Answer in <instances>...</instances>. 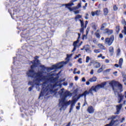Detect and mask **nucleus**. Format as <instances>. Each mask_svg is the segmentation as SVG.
I'll return each mask as SVG.
<instances>
[{
	"label": "nucleus",
	"mask_w": 126,
	"mask_h": 126,
	"mask_svg": "<svg viewBox=\"0 0 126 126\" xmlns=\"http://www.w3.org/2000/svg\"><path fill=\"white\" fill-rule=\"evenodd\" d=\"M39 57L35 56L33 61L32 62V65H31L32 69L34 67H41V69L38 72L36 73L33 70H30L27 74L29 77H32L33 79V83L32 85H39L41 81L43 82L42 89L39 96V99H44L46 96L56 93L57 90V78L53 77V74H48L46 70H52L51 68H47L45 66L42 65L40 63V61L38 60Z\"/></svg>",
	"instance_id": "f257e3e1"
},
{
	"label": "nucleus",
	"mask_w": 126,
	"mask_h": 126,
	"mask_svg": "<svg viewBox=\"0 0 126 126\" xmlns=\"http://www.w3.org/2000/svg\"><path fill=\"white\" fill-rule=\"evenodd\" d=\"M59 94L60 95L61 99L59 100V106L60 107V111L63 110H65L66 109V105H70V110H72L73 108V107L75 106V104H76V101L75 99L72 100H69L68 101H66L65 98L67 96H70V93L69 92L64 91V89H62L59 92Z\"/></svg>",
	"instance_id": "f03ea898"
},
{
	"label": "nucleus",
	"mask_w": 126,
	"mask_h": 126,
	"mask_svg": "<svg viewBox=\"0 0 126 126\" xmlns=\"http://www.w3.org/2000/svg\"><path fill=\"white\" fill-rule=\"evenodd\" d=\"M109 85L112 87L113 90L114 91L115 95L118 94L119 101L118 103H121L123 99H124V96L122 94H119V92L118 91L119 89H120V91H122L123 89V85L118 82L115 81H112L109 83Z\"/></svg>",
	"instance_id": "7ed1b4c3"
},
{
	"label": "nucleus",
	"mask_w": 126,
	"mask_h": 126,
	"mask_svg": "<svg viewBox=\"0 0 126 126\" xmlns=\"http://www.w3.org/2000/svg\"><path fill=\"white\" fill-rule=\"evenodd\" d=\"M115 40L114 35L111 36L110 38L107 37L105 39L104 44L107 45V46H111L113 44V42Z\"/></svg>",
	"instance_id": "20e7f679"
},
{
	"label": "nucleus",
	"mask_w": 126,
	"mask_h": 126,
	"mask_svg": "<svg viewBox=\"0 0 126 126\" xmlns=\"http://www.w3.org/2000/svg\"><path fill=\"white\" fill-rule=\"evenodd\" d=\"M93 91L94 92V90L93 89H92V87L91 89L89 90V92L86 91L82 94H80L79 95V98H81V97H83V96H84L85 101L86 102V95H88L89 94H92V95H93Z\"/></svg>",
	"instance_id": "39448f33"
},
{
	"label": "nucleus",
	"mask_w": 126,
	"mask_h": 126,
	"mask_svg": "<svg viewBox=\"0 0 126 126\" xmlns=\"http://www.w3.org/2000/svg\"><path fill=\"white\" fill-rule=\"evenodd\" d=\"M106 84H107V83L106 82H103L101 84H98L96 86H93L92 89L94 90V92H96L97 90H99L100 88H103Z\"/></svg>",
	"instance_id": "423d86ee"
},
{
	"label": "nucleus",
	"mask_w": 126,
	"mask_h": 126,
	"mask_svg": "<svg viewBox=\"0 0 126 126\" xmlns=\"http://www.w3.org/2000/svg\"><path fill=\"white\" fill-rule=\"evenodd\" d=\"M67 63V61L66 62H62L56 65H54L53 66V68L55 69H58L59 68H62V67H63V64H66Z\"/></svg>",
	"instance_id": "0eeeda50"
},
{
	"label": "nucleus",
	"mask_w": 126,
	"mask_h": 126,
	"mask_svg": "<svg viewBox=\"0 0 126 126\" xmlns=\"http://www.w3.org/2000/svg\"><path fill=\"white\" fill-rule=\"evenodd\" d=\"M80 46H81V44H79V39H77L76 41H74L73 43V49L72 51V52H75V51H76V48H79V47H80Z\"/></svg>",
	"instance_id": "6e6552de"
},
{
	"label": "nucleus",
	"mask_w": 126,
	"mask_h": 126,
	"mask_svg": "<svg viewBox=\"0 0 126 126\" xmlns=\"http://www.w3.org/2000/svg\"><path fill=\"white\" fill-rule=\"evenodd\" d=\"M114 31L113 30H110L109 29H106L104 30V34H107L108 36H110V35H112L113 34V32Z\"/></svg>",
	"instance_id": "1a4fd4ad"
},
{
	"label": "nucleus",
	"mask_w": 126,
	"mask_h": 126,
	"mask_svg": "<svg viewBox=\"0 0 126 126\" xmlns=\"http://www.w3.org/2000/svg\"><path fill=\"white\" fill-rule=\"evenodd\" d=\"M84 49L87 53H88V54H91L92 51L90 49V46L87 45L84 47Z\"/></svg>",
	"instance_id": "9d476101"
},
{
	"label": "nucleus",
	"mask_w": 126,
	"mask_h": 126,
	"mask_svg": "<svg viewBox=\"0 0 126 126\" xmlns=\"http://www.w3.org/2000/svg\"><path fill=\"white\" fill-rule=\"evenodd\" d=\"M122 23L124 25V30L122 31V33L126 35V21L124 19L122 20Z\"/></svg>",
	"instance_id": "9b49d317"
},
{
	"label": "nucleus",
	"mask_w": 126,
	"mask_h": 126,
	"mask_svg": "<svg viewBox=\"0 0 126 126\" xmlns=\"http://www.w3.org/2000/svg\"><path fill=\"white\" fill-rule=\"evenodd\" d=\"M122 107H123V104H120L119 105L116 106V109H117L116 114H117V115H119V114L120 113V111H121V109H122Z\"/></svg>",
	"instance_id": "f8f14e48"
},
{
	"label": "nucleus",
	"mask_w": 126,
	"mask_h": 126,
	"mask_svg": "<svg viewBox=\"0 0 126 126\" xmlns=\"http://www.w3.org/2000/svg\"><path fill=\"white\" fill-rule=\"evenodd\" d=\"M111 122L109 124H107L106 125V126H112L114 125V123H115V121H114V119H116V117L115 116H112L111 118Z\"/></svg>",
	"instance_id": "ddd939ff"
},
{
	"label": "nucleus",
	"mask_w": 126,
	"mask_h": 126,
	"mask_svg": "<svg viewBox=\"0 0 126 126\" xmlns=\"http://www.w3.org/2000/svg\"><path fill=\"white\" fill-rule=\"evenodd\" d=\"M87 111L90 114H92L93 113H94V109L92 106H90L88 108Z\"/></svg>",
	"instance_id": "4468645a"
},
{
	"label": "nucleus",
	"mask_w": 126,
	"mask_h": 126,
	"mask_svg": "<svg viewBox=\"0 0 126 126\" xmlns=\"http://www.w3.org/2000/svg\"><path fill=\"white\" fill-rule=\"evenodd\" d=\"M101 11L100 10H96L95 12H92V16H95V15H96L98 16L100 14V12Z\"/></svg>",
	"instance_id": "2eb2a0df"
},
{
	"label": "nucleus",
	"mask_w": 126,
	"mask_h": 126,
	"mask_svg": "<svg viewBox=\"0 0 126 126\" xmlns=\"http://www.w3.org/2000/svg\"><path fill=\"white\" fill-rule=\"evenodd\" d=\"M101 66V64L99 62H95L94 63V67L95 68H99Z\"/></svg>",
	"instance_id": "dca6fc26"
},
{
	"label": "nucleus",
	"mask_w": 126,
	"mask_h": 126,
	"mask_svg": "<svg viewBox=\"0 0 126 126\" xmlns=\"http://www.w3.org/2000/svg\"><path fill=\"white\" fill-rule=\"evenodd\" d=\"M123 63H124V60L123 58H120L119 61V67L122 68V65H123Z\"/></svg>",
	"instance_id": "f3484780"
},
{
	"label": "nucleus",
	"mask_w": 126,
	"mask_h": 126,
	"mask_svg": "<svg viewBox=\"0 0 126 126\" xmlns=\"http://www.w3.org/2000/svg\"><path fill=\"white\" fill-rule=\"evenodd\" d=\"M89 81L90 82H95V81H97V78L96 77H93L90 78Z\"/></svg>",
	"instance_id": "a211bd4d"
},
{
	"label": "nucleus",
	"mask_w": 126,
	"mask_h": 126,
	"mask_svg": "<svg viewBox=\"0 0 126 126\" xmlns=\"http://www.w3.org/2000/svg\"><path fill=\"white\" fill-rule=\"evenodd\" d=\"M109 51L111 56H113V54H114V47H113L112 46H110L109 47Z\"/></svg>",
	"instance_id": "6ab92c4d"
},
{
	"label": "nucleus",
	"mask_w": 126,
	"mask_h": 126,
	"mask_svg": "<svg viewBox=\"0 0 126 126\" xmlns=\"http://www.w3.org/2000/svg\"><path fill=\"white\" fill-rule=\"evenodd\" d=\"M82 16L80 15H77L75 17V20L76 22H77V21L79 20L80 18H81Z\"/></svg>",
	"instance_id": "aec40b11"
},
{
	"label": "nucleus",
	"mask_w": 126,
	"mask_h": 126,
	"mask_svg": "<svg viewBox=\"0 0 126 126\" xmlns=\"http://www.w3.org/2000/svg\"><path fill=\"white\" fill-rule=\"evenodd\" d=\"M97 46H98V47L99 48V49H101V50H105V46H104L103 44H98Z\"/></svg>",
	"instance_id": "412c9836"
},
{
	"label": "nucleus",
	"mask_w": 126,
	"mask_h": 126,
	"mask_svg": "<svg viewBox=\"0 0 126 126\" xmlns=\"http://www.w3.org/2000/svg\"><path fill=\"white\" fill-rule=\"evenodd\" d=\"M103 11L104 15H107L108 13H109V10L107 8H104L103 9Z\"/></svg>",
	"instance_id": "4be33fe9"
},
{
	"label": "nucleus",
	"mask_w": 126,
	"mask_h": 126,
	"mask_svg": "<svg viewBox=\"0 0 126 126\" xmlns=\"http://www.w3.org/2000/svg\"><path fill=\"white\" fill-rule=\"evenodd\" d=\"M104 66H101V67L97 70V73H101V71H103L104 70Z\"/></svg>",
	"instance_id": "5701e85b"
},
{
	"label": "nucleus",
	"mask_w": 126,
	"mask_h": 126,
	"mask_svg": "<svg viewBox=\"0 0 126 126\" xmlns=\"http://www.w3.org/2000/svg\"><path fill=\"white\" fill-rule=\"evenodd\" d=\"M72 5H74L73 2L68 3V4H66V7H70V6H72Z\"/></svg>",
	"instance_id": "b1692460"
},
{
	"label": "nucleus",
	"mask_w": 126,
	"mask_h": 126,
	"mask_svg": "<svg viewBox=\"0 0 126 126\" xmlns=\"http://www.w3.org/2000/svg\"><path fill=\"white\" fill-rule=\"evenodd\" d=\"M81 23V28H84V23L83 22V21L81 20H79Z\"/></svg>",
	"instance_id": "393cba45"
},
{
	"label": "nucleus",
	"mask_w": 126,
	"mask_h": 126,
	"mask_svg": "<svg viewBox=\"0 0 126 126\" xmlns=\"http://www.w3.org/2000/svg\"><path fill=\"white\" fill-rule=\"evenodd\" d=\"M77 6H78V8H79V7H81V3H79L77 5ZM78 7H73V9H76L78 8Z\"/></svg>",
	"instance_id": "a878e982"
},
{
	"label": "nucleus",
	"mask_w": 126,
	"mask_h": 126,
	"mask_svg": "<svg viewBox=\"0 0 126 126\" xmlns=\"http://www.w3.org/2000/svg\"><path fill=\"white\" fill-rule=\"evenodd\" d=\"M122 76L123 77L124 82H126V75L125 74H123Z\"/></svg>",
	"instance_id": "bb28decb"
},
{
	"label": "nucleus",
	"mask_w": 126,
	"mask_h": 126,
	"mask_svg": "<svg viewBox=\"0 0 126 126\" xmlns=\"http://www.w3.org/2000/svg\"><path fill=\"white\" fill-rule=\"evenodd\" d=\"M121 55V49L118 48L117 51V56H120Z\"/></svg>",
	"instance_id": "cd10ccee"
},
{
	"label": "nucleus",
	"mask_w": 126,
	"mask_h": 126,
	"mask_svg": "<svg viewBox=\"0 0 126 126\" xmlns=\"http://www.w3.org/2000/svg\"><path fill=\"white\" fill-rule=\"evenodd\" d=\"M105 25H107V24L106 23H104L102 24L101 27V30H104V28H105Z\"/></svg>",
	"instance_id": "c85d7f7f"
},
{
	"label": "nucleus",
	"mask_w": 126,
	"mask_h": 126,
	"mask_svg": "<svg viewBox=\"0 0 126 126\" xmlns=\"http://www.w3.org/2000/svg\"><path fill=\"white\" fill-rule=\"evenodd\" d=\"M94 35L96 36V38H100V34H99V33H98V32H95V33H94Z\"/></svg>",
	"instance_id": "c756f323"
},
{
	"label": "nucleus",
	"mask_w": 126,
	"mask_h": 126,
	"mask_svg": "<svg viewBox=\"0 0 126 126\" xmlns=\"http://www.w3.org/2000/svg\"><path fill=\"white\" fill-rule=\"evenodd\" d=\"M90 60V58L89 56H87L86 57V63H89Z\"/></svg>",
	"instance_id": "7c9ffc66"
},
{
	"label": "nucleus",
	"mask_w": 126,
	"mask_h": 126,
	"mask_svg": "<svg viewBox=\"0 0 126 126\" xmlns=\"http://www.w3.org/2000/svg\"><path fill=\"white\" fill-rule=\"evenodd\" d=\"M118 7H117V5H115L113 7V9L114 10L116 11V10H118Z\"/></svg>",
	"instance_id": "2f4dec72"
},
{
	"label": "nucleus",
	"mask_w": 126,
	"mask_h": 126,
	"mask_svg": "<svg viewBox=\"0 0 126 126\" xmlns=\"http://www.w3.org/2000/svg\"><path fill=\"white\" fill-rule=\"evenodd\" d=\"M94 52L96 53V54H98V53H100V51H99L98 49H95L94 50Z\"/></svg>",
	"instance_id": "473e14b6"
},
{
	"label": "nucleus",
	"mask_w": 126,
	"mask_h": 126,
	"mask_svg": "<svg viewBox=\"0 0 126 126\" xmlns=\"http://www.w3.org/2000/svg\"><path fill=\"white\" fill-rule=\"evenodd\" d=\"M82 58H79L78 62L79 63H82Z\"/></svg>",
	"instance_id": "72a5a7b5"
},
{
	"label": "nucleus",
	"mask_w": 126,
	"mask_h": 126,
	"mask_svg": "<svg viewBox=\"0 0 126 126\" xmlns=\"http://www.w3.org/2000/svg\"><path fill=\"white\" fill-rule=\"evenodd\" d=\"M84 31V28H81L80 29L81 33H83Z\"/></svg>",
	"instance_id": "f704fd0d"
},
{
	"label": "nucleus",
	"mask_w": 126,
	"mask_h": 126,
	"mask_svg": "<svg viewBox=\"0 0 126 126\" xmlns=\"http://www.w3.org/2000/svg\"><path fill=\"white\" fill-rule=\"evenodd\" d=\"M76 70H77V69L76 68H75L73 71L74 74H76Z\"/></svg>",
	"instance_id": "c9c22d12"
},
{
	"label": "nucleus",
	"mask_w": 126,
	"mask_h": 126,
	"mask_svg": "<svg viewBox=\"0 0 126 126\" xmlns=\"http://www.w3.org/2000/svg\"><path fill=\"white\" fill-rule=\"evenodd\" d=\"M94 73V70L92 69L90 72V74H91L92 75H93Z\"/></svg>",
	"instance_id": "e433bc0d"
},
{
	"label": "nucleus",
	"mask_w": 126,
	"mask_h": 126,
	"mask_svg": "<svg viewBox=\"0 0 126 126\" xmlns=\"http://www.w3.org/2000/svg\"><path fill=\"white\" fill-rule=\"evenodd\" d=\"M104 71L105 72H110V71H111V69H106Z\"/></svg>",
	"instance_id": "4c0bfd02"
},
{
	"label": "nucleus",
	"mask_w": 126,
	"mask_h": 126,
	"mask_svg": "<svg viewBox=\"0 0 126 126\" xmlns=\"http://www.w3.org/2000/svg\"><path fill=\"white\" fill-rule=\"evenodd\" d=\"M105 62L106 63H110V60L108 59H105Z\"/></svg>",
	"instance_id": "58836bf2"
},
{
	"label": "nucleus",
	"mask_w": 126,
	"mask_h": 126,
	"mask_svg": "<svg viewBox=\"0 0 126 126\" xmlns=\"http://www.w3.org/2000/svg\"><path fill=\"white\" fill-rule=\"evenodd\" d=\"M87 24H88V21H86V22H85V28H86V27L87 26Z\"/></svg>",
	"instance_id": "ea45409f"
},
{
	"label": "nucleus",
	"mask_w": 126,
	"mask_h": 126,
	"mask_svg": "<svg viewBox=\"0 0 126 126\" xmlns=\"http://www.w3.org/2000/svg\"><path fill=\"white\" fill-rule=\"evenodd\" d=\"M63 86H67V82H63Z\"/></svg>",
	"instance_id": "a19ab883"
},
{
	"label": "nucleus",
	"mask_w": 126,
	"mask_h": 126,
	"mask_svg": "<svg viewBox=\"0 0 126 126\" xmlns=\"http://www.w3.org/2000/svg\"><path fill=\"white\" fill-rule=\"evenodd\" d=\"M82 81H83V82H85V81H86V80L85 79V78L83 77L82 78Z\"/></svg>",
	"instance_id": "79ce46f5"
},
{
	"label": "nucleus",
	"mask_w": 126,
	"mask_h": 126,
	"mask_svg": "<svg viewBox=\"0 0 126 126\" xmlns=\"http://www.w3.org/2000/svg\"><path fill=\"white\" fill-rule=\"evenodd\" d=\"M75 14H77L78 13H79V11L78 10H77V11H74Z\"/></svg>",
	"instance_id": "37998d69"
},
{
	"label": "nucleus",
	"mask_w": 126,
	"mask_h": 126,
	"mask_svg": "<svg viewBox=\"0 0 126 126\" xmlns=\"http://www.w3.org/2000/svg\"><path fill=\"white\" fill-rule=\"evenodd\" d=\"M87 4H88L87 3H85V6H83L84 9H85V7H87Z\"/></svg>",
	"instance_id": "c03bdc74"
},
{
	"label": "nucleus",
	"mask_w": 126,
	"mask_h": 126,
	"mask_svg": "<svg viewBox=\"0 0 126 126\" xmlns=\"http://www.w3.org/2000/svg\"><path fill=\"white\" fill-rule=\"evenodd\" d=\"M116 29H117V30H118V32H119V31H120V27L119 26L116 27Z\"/></svg>",
	"instance_id": "a18cd8bd"
},
{
	"label": "nucleus",
	"mask_w": 126,
	"mask_h": 126,
	"mask_svg": "<svg viewBox=\"0 0 126 126\" xmlns=\"http://www.w3.org/2000/svg\"><path fill=\"white\" fill-rule=\"evenodd\" d=\"M67 8L70 11H72V9L70 7H67Z\"/></svg>",
	"instance_id": "49530a36"
},
{
	"label": "nucleus",
	"mask_w": 126,
	"mask_h": 126,
	"mask_svg": "<svg viewBox=\"0 0 126 126\" xmlns=\"http://www.w3.org/2000/svg\"><path fill=\"white\" fill-rule=\"evenodd\" d=\"M115 66H116V67H120V64H115Z\"/></svg>",
	"instance_id": "de8ad7c7"
},
{
	"label": "nucleus",
	"mask_w": 126,
	"mask_h": 126,
	"mask_svg": "<svg viewBox=\"0 0 126 126\" xmlns=\"http://www.w3.org/2000/svg\"><path fill=\"white\" fill-rule=\"evenodd\" d=\"M119 37H120V38H123V34H122V33H120V34H119Z\"/></svg>",
	"instance_id": "09e8293b"
},
{
	"label": "nucleus",
	"mask_w": 126,
	"mask_h": 126,
	"mask_svg": "<svg viewBox=\"0 0 126 126\" xmlns=\"http://www.w3.org/2000/svg\"><path fill=\"white\" fill-rule=\"evenodd\" d=\"M93 42L94 43V44H96L97 43V40L96 39H94Z\"/></svg>",
	"instance_id": "8fccbe9b"
},
{
	"label": "nucleus",
	"mask_w": 126,
	"mask_h": 126,
	"mask_svg": "<svg viewBox=\"0 0 126 126\" xmlns=\"http://www.w3.org/2000/svg\"><path fill=\"white\" fill-rule=\"evenodd\" d=\"M103 55L102 54H100L99 55L97 56V58H102Z\"/></svg>",
	"instance_id": "3c124183"
},
{
	"label": "nucleus",
	"mask_w": 126,
	"mask_h": 126,
	"mask_svg": "<svg viewBox=\"0 0 126 126\" xmlns=\"http://www.w3.org/2000/svg\"><path fill=\"white\" fill-rule=\"evenodd\" d=\"M78 79V76H75V80H77Z\"/></svg>",
	"instance_id": "603ef678"
},
{
	"label": "nucleus",
	"mask_w": 126,
	"mask_h": 126,
	"mask_svg": "<svg viewBox=\"0 0 126 126\" xmlns=\"http://www.w3.org/2000/svg\"><path fill=\"white\" fill-rule=\"evenodd\" d=\"M80 106H76L77 110H79Z\"/></svg>",
	"instance_id": "864d4df0"
},
{
	"label": "nucleus",
	"mask_w": 126,
	"mask_h": 126,
	"mask_svg": "<svg viewBox=\"0 0 126 126\" xmlns=\"http://www.w3.org/2000/svg\"><path fill=\"white\" fill-rule=\"evenodd\" d=\"M86 84H87V85H90V83L89 82H86Z\"/></svg>",
	"instance_id": "5fc2aeb1"
},
{
	"label": "nucleus",
	"mask_w": 126,
	"mask_h": 126,
	"mask_svg": "<svg viewBox=\"0 0 126 126\" xmlns=\"http://www.w3.org/2000/svg\"><path fill=\"white\" fill-rule=\"evenodd\" d=\"M78 39L80 38V33H78Z\"/></svg>",
	"instance_id": "6e6d98bb"
},
{
	"label": "nucleus",
	"mask_w": 126,
	"mask_h": 126,
	"mask_svg": "<svg viewBox=\"0 0 126 126\" xmlns=\"http://www.w3.org/2000/svg\"><path fill=\"white\" fill-rule=\"evenodd\" d=\"M70 122H69L66 126H70Z\"/></svg>",
	"instance_id": "4d7b16f0"
},
{
	"label": "nucleus",
	"mask_w": 126,
	"mask_h": 126,
	"mask_svg": "<svg viewBox=\"0 0 126 126\" xmlns=\"http://www.w3.org/2000/svg\"><path fill=\"white\" fill-rule=\"evenodd\" d=\"M81 55L78 54V55H76L77 58H79L80 57Z\"/></svg>",
	"instance_id": "13d9d810"
},
{
	"label": "nucleus",
	"mask_w": 126,
	"mask_h": 126,
	"mask_svg": "<svg viewBox=\"0 0 126 126\" xmlns=\"http://www.w3.org/2000/svg\"><path fill=\"white\" fill-rule=\"evenodd\" d=\"M101 59H102V60H105V57L102 56L101 57Z\"/></svg>",
	"instance_id": "bf43d9fd"
},
{
	"label": "nucleus",
	"mask_w": 126,
	"mask_h": 126,
	"mask_svg": "<svg viewBox=\"0 0 126 126\" xmlns=\"http://www.w3.org/2000/svg\"><path fill=\"white\" fill-rule=\"evenodd\" d=\"M62 6H66V4H63Z\"/></svg>",
	"instance_id": "052dcab7"
},
{
	"label": "nucleus",
	"mask_w": 126,
	"mask_h": 126,
	"mask_svg": "<svg viewBox=\"0 0 126 126\" xmlns=\"http://www.w3.org/2000/svg\"><path fill=\"white\" fill-rule=\"evenodd\" d=\"M78 74H80V71H78V72H76Z\"/></svg>",
	"instance_id": "680f3d73"
},
{
	"label": "nucleus",
	"mask_w": 126,
	"mask_h": 126,
	"mask_svg": "<svg viewBox=\"0 0 126 126\" xmlns=\"http://www.w3.org/2000/svg\"><path fill=\"white\" fill-rule=\"evenodd\" d=\"M69 65L70 66H72V63H69Z\"/></svg>",
	"instance_id": "e2e57ef3"
},
{
	"label": "nucleus",
	"mask_w": 126,
	"mask_h": 126,
	"mask_svg": "<svg viewBox=\"0 0 126 126\" xmlns=\"http://www.w3.org/2000/svg\"><path fill=\"white\" fill-rule=\"evenodd\" d=\"M125 120H126L125 118L123 117L122 118V122H124V121H125Z\"/></svg>",
	"instance_id": "0e129e2a"
},
{
	"label": "nucleus",
	"mask_w": 126,
	"mask_h": 126,
	"mask_svg": "<svg viewBox=\"0 0 126 126\" xmlns=\"http://www.w3.org/2000/svg\"><path fill=\"white\" fill-rule=\"evenodd\" d=\"M70 86H72L73 85V83H71L69 84Z\"/></svg>",
	"instance_id": "69168bd1"
},
{
	"label": "nucleus",
	"mask_w": 126,
	"mask_h": 126,
	"mask_svg": "<svg viewBox=\"0 0 126 126\" xmlns=\"http://www.w3.org/2000/svg\"><path fill=\"white\" fill-rule=\"evenodd\" d=\"M91 63H92V62H91L90 63V64L89 65L90 66H91Z\"/></svg>",
	"instance_id": "338daca9"
},
{
	"label": "nucleus",
	"mask_w": 126,
	"mask_h": 126,
	"mask_svg": "<svg viewBox=\"0 0 126 126\" xmlns=\"http://www.w3.org/2000/svg\"><path fill=\"white\" fill-rule=\"evenodd\" d=\"M94 30H96V27L94 26Z\"/></svg>",
	"instance_id": "774afa93"
}]
</instances>
